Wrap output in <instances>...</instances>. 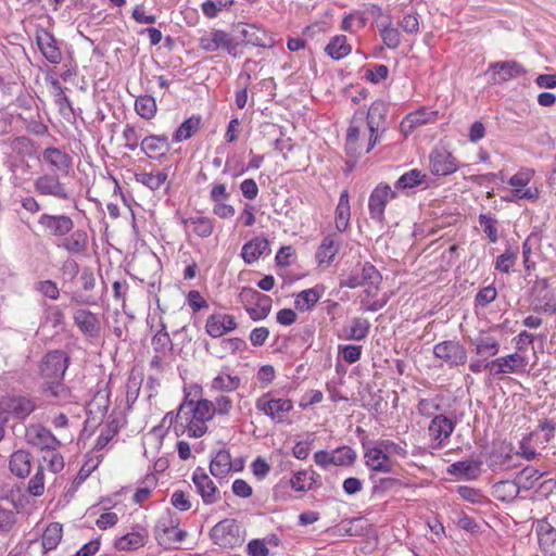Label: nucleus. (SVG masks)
<instances>
[{"label": "nucleus", "instance_id": "f257e3e1", "mask_svg": "<svg viewBox=\"0 0 556 556\" xmlns=\"http://www.w3.org/2000/svg\"><path fill=\"white\" fill-rule=\"evenodd\" d=\"M214 415L213 402L206 399L194 402L186 397L179 405L177 414L167 413L163 421L168 420L169 425L174 426L176 433L187 431L191 438H201L207 431L206 421L211 420Z\"/></svg>", "mask_w": 556, "mask_h": 556}, {"label": "nucleus", "instance_id": "f03ea898", "mask_svg": "<svg viewBox=\"0 0 556 556\" xmlns=\"http://www.w3.org/2000/svg\"><path fill=\"white\" fill-rule=\"evenodd\" d=\"M179 516L175 511L166 509L159 517L154 527V536L157 543L165 548H170L173 544L182 542L187 532L179 529Z\"/></svg>", "mask_w": 556, "mask_h": 556}, {"label": "nucleus", "instance_id": "7ed1b4c3", "mask_svg": "<svg viewBox=\"0 0 556 556\" xmlns=\"http://www.w3.org/2000/svg\"><path fill=\"white\" fill-rule=\"evenodd\" d=\"M533 177V169L528 167L520 168L507 180V184L513 188L509 191V195L504 197L503 200L506 202H516L518 200L535 202L539 199L540 191L536 187L529 186Z\"/></svg>", "mask_w": 556, "mask_h": 556}, {"label": "nucleus", "instance_id": "20e7f679", "mask_svg": "<svg viewBox=\"0 0 556 556\" xmlns=\"http://www.w3.org/2000/svg\"><path fill=\"white\" fill-rule=\"evenodd\" d=\"M389 104L383 100H376L367 111L366 122L369 129V142L366 153L370 152L378 143L379 137L388 129Z\"/></svg>", "mask_w": 556, "mask_h": 556}, {"label": "nucleus", "instance_id": "39448f33", "mask_svg": "<svg viewBox=\"0 0 556 556\" xmlns=\"http://www.w3.org/2000/svg\"><path fill=\"white\" fill-rule=\"evenodd\" d=\"M199 46L206 52H215L223 49L233 58H239L242 54L239 41H236L230 34L220 29H212L205 33L199 39Z\"/></svg>", "mask_w": 556, "mask_h": 556}, {"label": "nucleus", "instance_id": "423d86ee", "mask_svg": "<svg viewBox=\"0 0 556 556\" xmlns=\"http://www.w3.org/2000/svg\"><path fill=\"white\" fill-rule=\"evenodd\" d=\"M37 408L33 397L26 395H4L0 397V414L18 421H24Z\"/></svg>", "mask_w": 556, "mask_h": 556}, {"label": "nucleus", "instance_id": "0eeeda50", "mask_svg": "<svg viewBox=\"0 0 556 556\" xmlns=\"http://www.w3.org/2000/svg\"><path fill=\"white\" fill-rule=\"evenodd\" d=\"M70 357L62 350L48 352L40 364V376L45 382L53 380H63L68 367Z\"/></svg>", "mask_w": 556, "mask_h": 556}, {"label": "nucleus", "instance_id": "6e6552de", "mask_svg": "<svg viewBox=\"0 0 556 556\" xmlns=\"http://www.w3.org/2000/svg\"><path fill=\"white\" fill-rule=\"evenodd\" d=\"M356 433L358 435H363L361 439V443L364 452L365 465L372 471L390 473L392 471V463L389 458V455L380 448V446L376 443L375 446H369V441L365 435V430L361 427L356 428Z\"/></svg>", "mask_w": 556, "mask_h": 556}, {"label": "nucleus", "instance_id": "1a4fd4ad", "mask_svg": "<svg viewBox=\"0 0 556 556\" xmlns=\"http://www.w3.org/2000/svg\"><path fill=\"white\" fill-rule=\"evenodd\" d=\"M255 408L269 417L273 421L282 424L292 410L293 403L289 399H275L269 393L263 394L255 402Z\"/></svg>", "mask_w": 556, "mask_h": 556}, {"label": "nucleus", "instance_id": "9d476101", "mask_svg": "<svg viewBox=\"0 0 556 556\" xmlns=\"http://www.w3.org/2000/svg\"><path fill=\"white\" fill-rule=\"evenodd\" d=\"M213 542L224 548H232L243 542L240 528L233 519H224L216 523L210 531Z\"/></svg>", "mask_w": 556, "mask_h": 556}, {"label": "nucleus", "instance_id": "9b49d317", "mask_svg": "<svg viewBox=\"0 0 556 556\" xmlns=\"http://www.w3.org/2000/svg\"><path fill=\"white\" fill-rule=\"evenodd\" d=\"M433 355L448 367L462 366L467 362L466 348L456 340H445L437 343L433 346Z\"/></svg>", "mask_w": 556, "mask_h": 556}, {"label": "nucleus", "instance_id": "f8f14e48", "mask_svg": "<svg viewBox=\"0 0 556 556\" xmlns=\"http://www.w3.org/2000/svg\"><path fill=\"white\" fill-rule=\"evenodd\" d=\"M528 358L525 354L515 352L491 359L492 377L501 379L507 374H522L526 371Z\"/></svg>", "mask_w": 556, "mask_h": 556}, {"label": "nucleus", "instance_id": "ddd939ff", "mask_svg": "<svg viewBox=\"0 0 556 556\" xmlns=\"http://www.w3.org/2000/svg\"><path fill=\"white\" fill-rule=\"evenodd\" d=\"M38 225L49 237L64 238L75 227L74 220L65 214H47L43 213L38 218Z\"/></svg>", "mask_w": 556, "mask_h": 556}, {"label": "nucleus", "instance_id": "4468645a", "mask_svg": "<svg viewBox=\"0 0 556 556\" xmlns=\"http://www.w3.org/2000/svg\"><path fill=\"white\" fill-rule=\"evenodd\" d=\"M429 168L434 176H448L458 169V163L445 147L437 146L430 152Z\"/></svg>", "mask_w": 556, "mask_h": 556}, {"label": "nucleus", "instance_id": "2eb2a0df", "mask_svg": "<svg viewBox=\"0 0 556 556\" xmlns=\"http://www.w3.org/2000/svg\"><path fill=\"white\" fill-rule=\"evenodd\" d=\"M396 197V192L388 184H379L370 193L368 200L369 215L371 219L382 223L388 202Z\"/></svg>", "mask_w": 556, "mask_h": 556}, {"label": "nucleus", "instance_id": "dca6fc26", "mask_svg": "<svg viewBox=\"0 0 556 556\" xmlns=\"http://www.w3.org/2000/svg\"><path fill=\"white\" fill-rule=\"evenodd\" d=\"M488 73L494 84H504L527 74V70L517 61H498L489 64Z\"/></svg>", "mask_w": 556, "mask_h": 556}, {"label": "nucleus", "instance_id": "f3484780", "mask_svg": "<svg viewBox=\"0 0 556 556\" xmlns=\"http://www.w3.org/2000/svg\"><path fill=\"white\" fill-rule=\"evenodd\" d=\"M34 190L40 195H49L60 200H68L70 194L65 185L56 175L45 174L34 181Z\"/></svg>", "mask_w": 556, "mask_h": 556}, {"label": "nucleus", "instance_id": "a211bd4d", "mask_svg": "<svg viewBox=\"0 0 556 556\" xmlns=\"http://www.w3.org/2000/svg\"><path fill=\"white\" fill-rule=\"evenodd\" d=\"M25 437L29 444L40 450L56 451L61 446V441L48 428L38 424L28 426Z\"/></svg>", "mask_w": 556, "mask_h": 556}, {"label": "nucleus", "instance_id": "6ab92c4d", "mask_svg": "<svg viewBox=\"0 0 556 556\" xmlns=\"http://www.w3.org/2000/svg\"><path fill=\"white\" fill-rule=\"evenodd\" d=\"M192 481L205 505L215 504L220 500L219 490L203 468L198 467L193 471Z\"/></svg>", "mask_w": 556, "mask_h": 556}, {"label": "nucleus", "instance_id": "aec40b11", "mask_svg": "<svg viewBox=\"0 0 556 556\" xmlns=\"http://www.w3.org/2000/svg\"><path fill=\"white\" fill-rule=\"evenodd\" d=\"M237 33L238 37L241 38L240 46L245 45L267 49L274 46V40L268 33L254 25H238Z\"/></svg>", "mask_w": 556, "mask_h": 556}, {"label": "nucleus", "instance_id": "412c9836", "mask_svg": "<svg viewBox=\"0 0 556 556\" xmlns=\"http://www.w3.org/2000/svg\"><path fill=\"white\" fill-rule=\"evenodd\" d=\"M237 328L238 323L230 314L214 313L205 321V332L213 339L222 338Z\"/></svg>", "mask_w": 556, "mask_h": 556}, {"label": "nucleus", "instance_id": "4be33fe9", "mask_svg": "<svg viewBox=\"0 0 556 556\" xmlns=\"http://www.w3.org/2000/svg\"><path fill=\"white\" fill-rule=\"evenodd\" d=\"M74 324L87 338L97 339L101 333L100 317L89 309L79 308L73 314Z\"/></svg>", "mask_w": 556, "mask_h": 556}, {"label": "nucleus", "instance_id": "5701e85b", "mask_svg": "<svg viewBox=\"0 0 556 556\" xmlns=\"http://www.w3.org/2000/svg\"><path fill=\"white\" fill-rule=\"evenodd\" d=\"M539 548L544 556H556V528L546 521L540 519L535 526Z\"/></svg>", "mask_w": 556, "mask_h": 556}, {"label": "nucleus", "instance_id": "b1692460", "mask_svg": "<svg viewBox=\"0 0 556 556\" xmlns=\"http://www.w3.org/2000/svg\"><path fill=\"white\" fill-rule=\"evenodd\" d=\"M148 538V530L141 525H136L130 532L115 540L114 547L125 552L136 551L147 544Z\"/></svg>", "mask_w": 556, "mask_h": 556}, {"label": "nucleus", "instance_id": "393cba45", "mask_svg": "<svg viewBox=\"0 0 556 556\" xmlns=\"http://www.w3.org/2000/svg\"><path fill=\"white\" fill-rule=\"evenodd\" d=\"M242 468V463L232 462L229 451L225 448L219 450L210 463V472L217 479H224L229 472L240 471Z\"/></svg>", "mask_w": 556, "mask_h": 556}, {"label": "nucleus", "instance_id": "a878e982", "mask_svg": "<svg viewBox=\"0 0 556 556\" xmlns=\"http://www.w3.org/2000/svg\"><path fill=\"white\" fill-rule=\"evenodd\" d=\"M36 42L45 59L51 64H59L62 53L56 45L54 36L46 29H40L36 35Z\"/></svg>", "mask_w": 556, "mask_h": 556}, {"label": "nucleus", "instance_id": "bb28decb", "mask_svg": "<svg viewBox=\"0 0 556 556\" xmlns=\"http://www.w3.org/2000/svg\"><path fill=\"white\" fill-rule=\"evenodd\" d=\"M140 149L149 159H161L170 149L168 137L166 135L146 136L140 141Z\"/></svg>", "mask_w": 556, "mask_h": 556}, {"label": "nucleus", "instance_id": "cd10ccee", "mask_svg": "<svg viewBox=\"0 0 556 556\" xmlns=\"http://www.w3.org/2000/svg\"><path fill=\"white\" fill-rule=\"evenodd\" d=\"M471 343L475 345L476 354L485 359L497 355L501 349L500 339L490 331H480Z\"/></svg>", "mask_w": 556, "mask_h": 556}, {"label": "nucleus", "instance_id": "c85d7f7f", "mask_svg": "<svg viewBox=\"0 0 556 556\" xmlns=\"http://www.w3.org/2000/svg\"><path fill=\"white\" fill-rule=\"evenodd\" d=\"M89 244L88 233L84 229L72 230L63 241L58 244L59 248L65 250L72 255H83L87 252Z\"/></svg>", "mask_w": 556, "mask_h": 556}, {"label": "nucleus", "instance_id": "c756f323", "mask_svg": "<svg viewBox=\"0 0 556 556\" xmlns=\"http://www.w3.org/2000/svg\"><path fill=\"white\" fill-rule=\"evenodd\" d=\"M42 161L50 166L53 173L67 174L72 166L71 156L54 147L46 148L42 151Z\"/></svg>", "mask_w": 556, "mask_h": 556}, {"label": "nucleus", "instance_id": "7c9ffc66", "mask_svg": "<svg viewBox=\"0 0 556 556\" xmlns=\"http://www.w3.org/2000/svg\"><path fill=\"white\" fill-rule=\"evenodd\" d=\"M438 117V112L429 111L426 108H421L415 112L407 114L401 122V131L407 136L416 127L434 122Z\"/></svg>", "mask_w": 556, "mask_h": 556}, {"label": "nucleus", "instance_id": "2f4dec72", "mask_svg": "<svg viewBox=\"0 0 556 556\" xmlns=\"http://www.w3.org/2000/svg\"><path fill=\"white\" fill-rule=\"evenodd\" d=\"M455 429V424L445 415H437L429 425V432L433 440L443 444L448 440Z\"/></svg>", "mask_w": 556, "mask_h": 556}, {"label": "nucleus", "instance_id": "473e14b6", "mask_svg": "<svg viewBox=\"0 0 556 556\" xmlns=\"http://www.w3.org/2000/svg\"><path fill=\"white\" fill-rule=\"evenodd\" d=\"M481 465L480 460L473 459L455 462L448 466L447 472L466 480H476L481 473Z\"/></svg>", "mask_w": 556, "mask_h": 556}, {"label": "nucleus", "instance_id": "72a5a7b5", "mask_svg": "<svg viewBox=\"0 0 556 556\" xmlns=\"http://www.w3.org/2000/svg\"><path fill=\"white\" fill-rule=\"evenodd\" d=\"M361 273L365 287L364 293L367 296H376L382 282L380 271L370 262H366L362 265Z\"/></svg>", "mask_w": 556, "mask_h": 556}, {"label": "nucleus", "instance_id": "f704fd0d", "mask_svg": "<svg viewBox=\"0 0 556 556\" xmlns=\"http://www.w3.org/2000/svg\"><path fill=\"white\" fill-rule=\"evenodd\" d=\"M340 241L337 235H328L323 240L316 252V261L319 265L329 266L340 250Z\"/></svg>", "mask_w": 556, "mask_h": 556}, {"label": "nucleus", "instance_id": "c9c22d12", "mask_svg": "<svg viewBox=\"0 0 556 556\" xmlns=\"http://www.w3.org/2000/svg\"><path fill=\"white\" fill-rule=\"evenodd\" d=\"M16 503L9 496L0 498V532L9 533L16 523Z\"/></svg>", "mask_w": 556, "mask_h": 556}, {"label": "nucleus", "instance_id": "e433bc0d", "mask_svg": "<svg viewBox=\"0 0 556 556\" xmlns=\"http://www.w3.org/2000/svg\"><path fill=\"white\" fill-rule=\"evenodd\" d=\"M370 330V323L367 318L355 317L350 327H344L338 334L341 340L361 341L367 338Z\"/></svg>", "mask_w": 556, "mask_h": 556}, {"label": "nucleus", "instance_id": "4c0bfd02", "mask_svg": "<svg viewBox=\"0 0 556 556\" xmlns=\"http://www.w3.org/2000/svg\"><path fill=\"white\" fill-rule=\"evenodd\" d=\"M268 248L269 242L266 238L254 237L242 247L241 256L247 264H252L261 257Z\"/></svg>", "mask_w": 556, "mask_h": 556}, {"label": "nucleus", "instance_id": "58836bf2", "mask_svg": "<svg viewBox=\"0 0 556 556\" xmlns=\"http://www.w3.org/2000/svg\"><path fill=\"white\" fill-rule=\"evenodd\" d=\"M351 217L350 195L345 189L341 192L338 205L336 207L334 224L339 232H344L349 228Z\"/></svg>", "mask_w": 556, "mask_h": 556}, {"label": "nucleus", "instance_id": "ea45409f", "mask_svg": "<svg viewBox=\"0 0 556 556\" xmlns=\"http://www.w3.org/2000/svg\"><path fill=\"white\" fill-rule=\"evenodd\" d=\"M9 467L16 477H27L31 469V455L24 450L15 451L10 457Z\"/></svg>", "mask_w": 556, "mask_h": 556}, {"label": "nucleus", "instance_id": "a19ab883", "mask_svg": "<svg viewBox=\"0 0 556 556\" xmlns=\"http://www.w3.org/2000/svg\"><path fill=\"white\" fill-rule=\"evenodd\" d=\"M42 393L47 397L54 399L56 404H65L72 401V392L63 383V380L45 382L42 386Z\"/></svg>", "mask_w": 556, "mask_h": 556}, {"label": "nucleus", "instance_id": "79ce46f5", "mask_svg": "<svg viewBox=\"0 0 556 556\" xmlns=\"http://www.w3.org/2000/svg\"><path fill=\"white\" fill-rule=\"evenodd\" d=\"M110 407V390L106 387L98 390L91 401L88 403L87 409L90 415L103 418Z\"/></svg>", "mask_w": 556, "mask_h": 556}, {"label": "nucleus", "instance_id": "37998d69", "mask_svg": "<svg viewBox=\"0 0 556 556\" xmlns=\"http://www.w3.org/2000/svg\"><path fill=\"white\" fill-rule=\"evenodd\" d=\"M352 51L344 35L333 36L325 47V52L332 60H341L348 56Z\"/></svg>", "mask_w": 556, "mask_h": 556}, {"label": "nucleus", "instance_id": "c03bdc74", "mask_svg": "<svg viewBox=\"0 0 556 556\" xmlns=\"http://www.w3.org/2000/svg\"><path fill=\"white\" fill-rule=\"evenodd\" d=\"M135 180L151 191L159 190L167 180V173L163 170L156 172H137L134 175Z\"/></svg>", "mask_w": 556, "mask_h": 556}, {"label": "nucleus", "instance_id": "a18cd8bd", "mask_svg": "<svg viewBox=\"0 0 556 556\" xmlns=\"http://www.w3.org/2000/svg\"><path fill=\"white\" fill-rule=\"evenodd\" d=\"M182 223L186 227H192V231L200 238H207L214 231V219L206 216H192Z\"/></svg>", "mask_w": 556, "mask_h": 556}, {"label": "nucleus", "instance_id": "49530a36", "mask_svg": "<svg viewBox=\"0 0 556 556\" xmlns=\"http://www.w3.org/2000/svg\"><path fill=\"white\" fill-rule=\"evenodd\" d=\"M321 291L317 288H311L299 292L294 300V306L300 312L311 311L319 301Z\"/></svg>", "mask_w": 556, "mask_h": 556}, {"label": "nucleus", "instance_id": "de8ad7c7", "mask_svg": "<svg viewBox=\"0 0 556 556\" xmlns=\"http://www.w3.org/2000/svg\"><path fill=\"white\" fill-rule=\"evenodd\" d=\"M201 127V117L200 116H191L187 118L181 125L176 129L173 135L174 142H181L191 138Z\"/></svg>", "mask_w": 556, "mask_h": 556}, {"label": "nucleus", "instance_id": "09e8293b", "mask_svg": "<svg viewBox=\"0 0 556 556\" xmlns=\"http://www.w3.org/2000/svg\"><path fill=\"white\" fill-rule=\"evenodd\" d=\"M152 346L157 354H168L173 350V341L166 330V325L161 323L160 330L152 338Z\"/></svg>", "mask_w": 556, "mask_h": 556}, {"label": "nucleus", "instance_id": "8fccbe9b", "mask_svg": "<svg viewBox=\"0 0 556 556\" xmlns=\"http://www.w3.org/2000/svg\"><path fill=\"white\" fill-rule=\"evenodd\" d=\"M379 34L387 48L395 50L401 45V34L397 28L392 26L391 22L380 24Z\"/></svg>", "mask_w": 556, "mask_h": 556}, {"label": "nucleus", "instance_id": "3c124183", "mask_svg": "<svg viewBox=\"0 0 556 556\" xmlns=\"http://www.w3.org/2000/svg\"><path fill=\"white\" fill-rule=\"evenodd\" d=\"M370 480L374 483L371 489L372 495L384 496L388 492L402 486L401 480L396 478L388 477L376 479L375 476H370Z\"/></svg>", "mask_w": 556, "mask_h": 556}, {"label": "nucleus", "instance_id": "603ef678", "mask_svg": "<svg viewBox=\"0 0 556 556\" xmlns=\"http://www.w3.org/2000/svg\"><path fill=\"white\" fill-rule=\"evenodd\" d=\"M62 525L58 522L50 523L42 534V546L46 551L54 549L62 539Z\"/></svg>", "mask_w": 556, "mask_h": 556}, {"label": "nucleus", "instance_id": "864d4df0", "mask_svg": "<svg viewBox=\"0 0 556 556\" xmlns=\"http://www.w3.org/2000/svg\"><path fill=\"white\" fill-rule=\"evenodd\" d=\"M331 454L332 459L330 462L334 466H351L357 458L356 452L348 445L337 447Z\"/></svg>", "mask_w": 556, "mask_h": 556}, {"label": "nucleus", "instance_id": "5fc2aeb1", "mask_svg": "<svg viewBox=\"0 0 556 556\" xmlns=\"http://www.w3.org/2000/svg\"><path fill=\"white\" fill-rule=\"evenodd\" d=\"M135 110L139 116L151 119L156 113V103L151 96H140L135 101Z\"/></svg>", "mask_w": 556, "mask_h": 556}, {"label": "nucleus", "instance_id": "6e6d98bb", "mask_svg": "<svg viewBox=\"0 0 556 556\" xmlns=\"http://www.w3.org/2000/svg\"><path fill=\"white\" fill-rule=\"evenodd\" d=\"M426 179V175L419 169H410L404 173L396 181L395 187L397 189H412L421 185Z\"/></svg>", "mask_w": 556, "mask_h": 556}, {"label": "nucleus", "instance_id": "4d7b16f0", "mask_svg": "<svg viewBox=\"0 0 556 556\" xmlns=\"http://www.w3.org/2000/svg\"><path fill=\"white\" fill-rule=\"evenodd\" d=\"M367 18L364 13L355 11L346 14L341 23V29L349 33H356L366 26Z\"/></svg>", "mask_w": 556, "mask_h": 556}, {"label": "nucleus", "instance_id": "13d9d810", "mask_svg": "<svg viewBox=\"0 0 556 556\" xmlns=\"http://www.w3.org/2000/svg\"><path fill=\"white\" fill-rule=\"evenodd\" d=\"M541 477L542 473L536 468L527 466L516 476L515 480L521 489L530 490Z\"/></svg>", "mask_w": 556, "mask_h": 556}, {"label": "nucleus", "instance_id": "bf43d9fd", "mask_svg": "<svg viewBox=\"0 0 556 556\" xmlns=\"http://www.w3.org/2000/svg\"><path fill=\"white\" fill-rule=\"evenodd\" d=\"M254 305L255 307H247V312L252 320H262L270 313L271 299L264 294Z\"/></svg>", "mask_w": 556, "mask_h": 556}, {"label": "nucleus", "instance_id": "052dcab7", "mask_svg": "<svg viewBox=\"0 0 556 556\" xmlns=\"http://www.w3.org/2000/svg\"><path fill=\"white\" fill-rule=\"evenodd\" d=\"M240 378L231 375H218L212 381V388L218 391L231 392L239 388Z\"/></svg>", "mask_w": 556, "mask_h": 556}, {"label": "nucleus", "instance_id": "680f3d73", "mask_svg": "<svg viewBox=\"0 0 556 556\" xmlns=\"http://www.w3.org/2000/svg\"><path fill=\"white\" fill-rule=\"evenodd\" d=\"M143 377L131 372L126 383V402L130 407L138 399Z\"/></svg>", "mask_w": 556, "mask_h": 556}, {"label": "nucleus", "instance_id": "e2e57ef3", "mask_svg": "<svg viewBox=\"0 0 556 556\" xmlns=\"http://www.w3.org/2000/svg\"><path fill=\"white\" fill-rule=\"evenodd\" d=\"M122 137L125 141L124 147L129 151H135L139 146L141 139V129L137 128L134 125L127 124L124 127L122 132Z\"/></svg>", "mask_w": 556, "mask_h": 556}, {"label": "nucleus", "instance_id": "0e129e2a", "mask_svg": "<svg viewBox=\"0 0 556 556\" xmlns=\"http://www.w3.org/2000/svg\"><path fill=\"white\" fill-rule=\"evenodd\" d=\"M479 225L489 238L490 242L495 243L498 240L497 220L491 215L480 214L478 217Z\"/></svg>", "mask_w": 556, "mask_h": 556}, {"label": "nucleus", "instance_id": "69168bd1", "mask_svg": "<svg viewBox=\"0 0 556 556\" xmlns=\"http://www.w3.org/2000/svg\"><path fill=\"white\" fill-rule=\"evenodd\" d=\"M495 492L503 494L500 498L502 501H511L516 498L521 490L517 481H500L494 485Z\"/></svg>", "mask_w": 556, "mask_h": 556}, {"label": "nucleus", "instance_id": "338daca9", "mask_svg": "<svg viewBox=\"0 0 556 556\" xmlns=\"http://www.w3.org/2000/svg\"><path fill=\"white\" fill-rule=\"evenodd\" d=\"M64 321V314L62 309L56 305H48L45 309L43 319L41 326H51L58 328Z\"/></svg>", "mask_w": 556, "mask_h": 556}, {"label": "nucleus", "instance_id": "774afa93", "mask_svg": "<svg viewBox=\"0 0 556 556\" xmlns=\"http://www.w3.org/2000/svg\"><path fill=\"white\" fill-rule=\"evenodd\" d=\"M34 141L25 136L14 137L10 141L11 149L23 156H31L34 152Z\"/></svg>", "mask_w": 556, "mask_h": 556}]
</instances>
